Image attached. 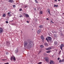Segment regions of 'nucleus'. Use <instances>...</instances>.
I'll use <instances>...</instances> for the list:
<instances>
[{"mask_svg": "<svg viewBox=\"0 0 64 64\" xmlns=\"http://www.w3.org/2000/svg\"><path fill=\"white\" fill-rule=\"evenodd\" d=\"M13 60L14 61H15V60H16V58H15V57H14V56H12L11 57V60Z\"/></svg>", "mask_w": 64, "mask_h": 64, "instance_id": "obj_1", "label": "nucleus"}, {"mask_svg": "<svg viewBox=\"0 0 64 64\" xmlns=\"http://www.w3.org/2000/svg\"><path fill=\"white\" fill-rule=\"evenodd\" d=\"M44 59L46 60V61L47 62H49V58L48 57H46Z\"/></svg>", "mask_w": 64, "mask_h": 64, "instance_id": "obj_2", "label": "nucleus"}, {"mask_svg": "<svg viewBox=\"0 0 64 64\" xmlns=\"http://www.w3.org/2000/svg\"><path fill=\"white\" fill-rule=\"evenodd\" d=\"M11 12H8L7 14V15H8L9 16V17H10L12 16V14H10Z\"/></svg>", "mask_w": 64, "mask_h": 64, "instance_id": "obj_3", "label": "nucleus"}, {"mask_svg": "<svg viewBox=\"0 0 64 64\" xmlns=\"http://www.w3.org/2000/svg\"><path fill=\"white\" fill-rule=\"evenodd\" d=\"M63 47H64V45L62 44H61L60 46V48L62 50V48H63Z\"/></svg>", "mask_w": 64, "mask_h": 64, "instance_id": "obj_4", "label": "nucleus"}, {"mask_svg": "<svg viewBox=\"0 0 64 64\" xmlns=\"http://www.w3.org/2000/svg\"><path fill=\"white\" fill-rule=\"evenodd\" d=\"M27 44H28V43H27V42H24V47H26L27 45Z\"/></svg>", "mask_w": 64, "mask_h": 64, "instance_id": "obj_5", "label": "nucleus"}, {"mask_svg": "<svg viewBox=\"0 0 64 64\" xmlns=\"http://www.w3.org/2000/svg\"><path fill=\"white\" fill-rule=\"evenodd\" d=\"M3 32V29L2 28H0V34H1Z\"/></svg>", "mask_w": 64, "mask_h": 64, "instance_id": "obj_6", "label": "nucleus"}, {"mask_svg": "<svg viewBox=\"0 0 64 64\" xmlns=\"http://www.w3.org/2000/svg\"><path fill=\"white\" fill-rule=\"evenodd\" d=\"M50 64H54L55 62L53 60H50Z\"/></svg>", "mask_w": 64, "mask_h": 64, "instance_id": "obj_7", "label": "nucleus"}, {"mask_svg": "<svg viewBox=\"0 0 64 64\" xmlns=\"http://www.w3.org/2000/svg\"><path fill=\"white\" fill-rule=\"evenodd\" d=\"M41 38L42 40V41H44V40L45 39V38H44V37L43 36H41Z\"/></svg>", "mask_w": 64, "mask_h": 64, "instance_id": "obj_8", "label": "nucleus"}, {"mask_svg": "<svg viewBox=\"0 0 64 64\" xmlns=\"http://www.w3.org/2000/svg\"><path fill=\"white\" fill-rule=\"evenodd\" d=\"M51 49H52V48L51 47L48 48H46V50H51Z\"/></svg>", "mask_w": 64, "mask_h": 64, "instance_id": "obj_9", "label": "nucleus"}, {"mask_svg": "<svg viewBox=\"0 0 64 64\" xmlns=\"http://www.w3.org/2000/svg\"><path fill=\"white\" fill-rule=\"evenodd\" d=\"M31 46H32V45L31 44H30L28 45V48H31Z\"/></svg>", "mask_w": 64, "mask_h": 64, "instance_id": "obj_10", "label": "nucleus"}, {"mask_svg": "<svg viewBox=\"0 0 64 64\" xmlns=\"http://www.w3.org/2000/svg\"><path fill=\"white\" fill-rule=\"evenodd\" d=\"M41 32V30H38L37 32V33L38 34H39Z\"/></svg>", "mask_w": 64, "mask_h": 64, "instance_id": "obj_11", "label": "nucleus"}, {"mask_svg": "<svg viewBox=\"0 0 64 64\" xmlns=\"http://www.w3.org/2000/svg\"><path fill=\"white\" fill-rule=\"evenodd\" d=\"M44 45L46 46H48V44L47 43H45L44 44Z\"/></svg>", "mask_w": 64, "mask_h": 64, "instance_id": "obj_12", "label": "nucleus"}, {"mask_svg": "<svg viewBox=\"0 0 64 64\" xmlns=\"http://www.w3.org/2000/svg\"><path fill=\"white\" fill-rule=\"evenodd\" d=\"M48 39L49 40H51V38L50 37H48Z\"/></svg>", "mask_w": 64, "mask_h": 64, "instance_id": "obj_13", "label": "nucleus"}, {"mask_svg": "<svg viewBox=\"0 0 64 64\" xmlns=\"http://www.w3.org/2000/svg\"><path fill=\"white\" fill-rule=\"evenodd\" d=\"M9 2H10V3H12V2H13L14 1L13 0H9L8 1Z\"/></svg>", "mask_w": 64, "mask_h": 64, "instance_id": "obj_14", "label": "nucleus"}, {"mask_svg": "<svg viewBox=\"0 0 64 64\" xmlns=\"http://www.w3.org/2000/svg\"><path fill=\"white\" fill-rule=\"evenodd\" d=\"M39 27L40 28H42V27H43V26H42V25H40L39 26Z\"/></svg>", "mask_w": 64, "mask_h": 64, "instance_id": "obj_15", "label": "nucleus"}, {"mask_svg": "<svg viewBox=\"0 0 64 64\" xmlns=\"http://www.w3.org/2000/svg\"><path fill=\"white\" fill-rule=\"evenodd\" d=\"M40 14H43V12L42 11H40Z\"/></svg>", "mask_w": 64, "mask_h": 64, "instance_id": "obj_16", "label": "nucleus"}, {"mask_svg": "<svg viewBox=\"0 0 64 64\" xmlns=\"http://www.w3.org/2000/svg\"><path fill=\"white\" fill-rule=\"evenodd\" d=\"M40 48H43V47H44V46L42 45H40Z\"/></svg>", "mask_w": 64, "mask_h": 64, "instance_id": "obj_17", "label": "nucleus"}, {"mask_svg": "<svg viewBox=\"0 0 64 64\" xmlns=\"http://www.w3.org/2000/svg\"><path fill=\"white\" fill-rule=\"evenodd\" d=\"M48 11V12L49 14H50V10L49 9H48L47 10Z\"/></svg>", "mask_w": 64, "mask_h": 64, "instance_id": "obj_18", "label": "nucleus"}, {"mask_svg": "<svg viewBox=\"0 0 64 64\" xmlns=\"http://www.w3.org/2000/svg\"><path fill=\"white\" fill-rule=\"evenodd\" d=\"M5 16H6V15L5 14H4L2 15V16L3 17H5Z\"/></svg>", "mask_w": 64, "mask_h": 64, "instance_id": "obj_19", "label": "nucleus"}, {"mask_svg": "<svg viewBox=\"0 0 64 64\" xmlns=\"http://www.w3.org/2000/svg\"><path fill=\"white\" fill-rule=\"evenodd\" d=\"M51 52V51L50 50L46 52L47 53H49Z\"/></svg>", "mask_w": 64, "mask_h": 64, "instance_id": "obj_20", "label": "nucleus"}, {"mask_svg": "<svg viewBox=\"0 0 64 64\" xmlns=\"http://www.w3.org/2000/svg\"><path fill=\"white\" fill-rule=\"evenodd\" d=\"M58 6V5H56L55 4L54 5V7H57Z\"/></svg>", "mask_w": 64, "mask_h": 64, "instance_id": "obj_21", "label": "nucleus"}, {"mask_svg": "<svg viewBox=\"0 0 64 64\" xmlns=\"http://www.w3.org/2000/svg\"><path fill=\"white\" fill-rule=\"evenodd\" d=\"M26 17H29V15L28 14H26Z\"/></svg>", "mask_w": 64, "mask_h": 64, "instance_id": "obj_22", "label": "nucleus"}, {"mask_svg": "<svg viewBox=\"0 0 64 64\" xmlns=\"http://www.w3.org/2000/svg\"><path fill=\"white\" fill-rule=\"evenodd\" d=\"M18 50L15 51V53H18Z\"/></svg>", "mask_w": 64, "mask_h": 64, "instance_id": "obj_23", "label": "nucleus"}, {"mask_svg": "<svg viewBox=\"0 0 64 64\" xmlns=\"http://www.w3.org/2000/svg\"><path fill=\"white\" fill-rule=\"evenodd\" d=\"M35 2H36V3H38V1H37V0H35Z\"/></svg>", "mask_w": 64, "mask_h": 64, "instance_id": "obj_24", "label": "nucleus"}, {"mask_svg": "<svg viewBox=\"0 0 64 64\" xmlns=\"http://www.w3.org/2000/svg\"><path fill=\"white\" fill-rule=\"evenodd\" d=\"M13 6L14 8H15V7H16V5H13Z\"/></svg>", "mask_w": 64, "mask_h": 64, "instance_id": "obj_25", "label": "nucleus"}, {"mask_svg": "<svg viewBox=\"0 0 64 64\" xmlns=\"http://www.w3.org/2000/svg\"><path fill=\"white\" fill-rule=\"evenodd\" d=\"M59 62H62V60H60L59 61Z\"/></svg>", "mask_w": 64, "mask_h": 64, "instance_id": "obj_26", "label": "nucleus"}, {"mask_svg": "<svg viewBox=\"0 0 64 64\" xmlns=\"http://www.w3.org/2000/svg\"><path fill=\"white\" fill-rule=\"evenodd\" d=\"M22 8H20L19 10L20 11H22Z\"/></svg>", "mask_w": 64, "mask_h": 64, "instance_id": "obj_27", "label": "nucleus"}, {"mask_svg": "<svg viewBox=\"0 0 64 64\" xmlns=\"http://www.w3.org/2000/svg\"><path fill=\"white\" fill-rule=\"evenodd\" d=\"M41 63H42V62H40L39 63H38V64H41Z\"/></svg>", "mask_w": 64, "mask_h": 64, "instance_id": "obj_28", "label": "nucleus"}, {"mask_svg": "<svg viewBox=\"0 0 64 64\" xmlns=\"http://www.w3.org/2000/svg\"><path fill=\"white\" fill-rule=\"evenodd\" d=\"M62 62H64V59H63L62 60Z\"/></svg>", "mask_w": 64, "mask_h": 64, "instance_id": "obj_29", "label": "nucleus"}, {"mask_svg": "<svg viewBox=\"0 0 64 64\" xmlns=\"http://www.w3.org/2000/svg\"><path fill=\"white\" fill-rule=\"evenodd\" d=\"M6 23H8V21H6Z\"/></svg>", "mask_w": 64, "mask_h": 64, "instance_id": "obj_30", "label": "nucleus"}, {"mask_svg": "<svg viewBox=\"0 0 64 64\" xmlns=\"http://www.w3.org/2000/svg\"><path fill=\"white\" fill-rule=\"evenodd\" d=\"M58 60H60V58H58Z\"/></svg>", "mask_w": 64, "mask_h": 64, "instance_id": "obj_31", "label": "nucleus"}, {"mask_svg": "<svg viewBox=\"0 0 64 64\" xmlns=\"http://www.w3.org/2000/svg\"><path fill=\"white\" fill-rule=\"evenodd\" d=\"M5 64H9V63L8 62H7L6 63H5Z\"/></svg>", "mask_w": 64, "mask_h": 64, "instance_id": "obj_32", "label": "nucleus"}, {"mask_svg": "<svg viewBox=\"0 0 64 64\" xmlns=\"http://www.w3.org/2000/svg\"><path fill=\"white\" fill-rule=\"evenodd\" d=\"M22 17V15H21L20 16V17L21 18V17Z\"/></svg>", "mask_w": 64, "mask_h": 64, "instance_id": "obj_33", "label": "nucleus"}, {"mask_svg": "<svg viewBox=\"0 0 64 64\" xmlns=\"http://www.w3.org/2000/svg\"><path fill=\"white\" fill-rule=\"evenodd\" d=\"M51 22H52V23H54V22H52V21H51V22H50V23H51Z\"/></svg>", "mask_w": 64, "mask_h": 64, "instance_id": "obj_34", "label": "nucleus"}, {"mask_svg": "<svg viewBox=\"0 0 64 64\" xmlns=\"http://www.w3.org/2000/svg\"><path fill=\"white\" fill-rule=\"evenodd\" d=\"M27 22L28 23H29V22L28 21H27Z\"/></svg>", "mask_w": 64, "mask_h": 64, "instance_id": "obj_35", "label": "nucleus"}, {"mask_svg": "<svg viewBox=\"0 0 64 64\" xmlns=\"http://www.w3.org/2000/svg\"><path fill=\"white\" fill-rule=\"evenodd\" d=\"M46 40H47V41H48V39L47 38H46Z\"/></svg>", "mask_w": 64, "mask_h": 64, "instance_id": "obj_36", "label": "nucleus"}, {"mask_svg": "<svg viewBox=\"0 0 64 64\" xmlns=\"http://www.w3.org/2000/svg\"><path fill=\"white\" fill-rule=\"evenodd\" d=\"M2 60L4 61V60Z\"/></svg>", "mask_w": 64, "mask_h": 64, "instance_id": "obj_37", "label": "nucleus"}, {"mask_svg": "<svg viewBox=\"0 0 64 64\" xmlns=\"http://www.w3.org/2000/svg\"><path fill=\"white\" fill-rule=\"evenodd\" d=\"M46 20H49V19H48V18H46Z\"/></svg>", "mask_w": 64, "mask_h": 64, "instance_id": "obj_38", "label": "nucleus"}, {"mask_svg": "<svg viewBox=\"0 0 64 64\" xmlns=\"http://www.w3.org/2000/svg\"><path fill=\"white\" fill-rule=\"evenodd\" d=\"M61 52V51L60 50V53Z\"/></svg>", "mask_w": 64, "mask_h": 64, "instance_id": "obj_39", "label": "nucleus"}, {"mask_svg": "<svg viewBox=\"0 0 64 64\" xmlns=\"http://www.w3.org/2000/svg\"><path fill=\"white\" fill-rule=\"evenodd\" d=\"M25 8H26V7H27V6H25Z\"/></svg>", "mask_w": 64, "mask_h": 64, "instance_id": "obj_40", "label": "nucleus"}, {"mask_svg": "<svg viewBox=\"0 0 64 64\" xmlns=\"http://www.w3.org/2000/svg\"><path fill=\"white\" fill-rule=\"evenodd\" d=\"M58 1H60V0H58Z\"/></svg>", "mask_w": 64, "mask_h": 64, "instance_id": "obj_41", "label": "nucleus"}, {"mask_svg": "<svg viewBox=\"0 0 64 64\" xmlns=\"http://www.w3.org/2000/svg\"><path fill=\"white\" fill-rule=\"evenodd\" d=\"M57 0H55V1H56Z\"/></svg>", "mask_w": 64, "mask_h": 64, "instance_id": "obj_42", "label": "nucleus"}, {"mask_svg": "<svg viewBox=\"0 0 64 64\" xmlns=\"http://www.w3.org/2000/svg\"><path fill=\"white\" fill-rule=\"evenodd\" d=\"M55 37H56V36H55Z\"/></svg>", "mask_w": 64, "mask_h": 64, "instance_id": "obj_43", "label": "nucleus"}]
</instances>
